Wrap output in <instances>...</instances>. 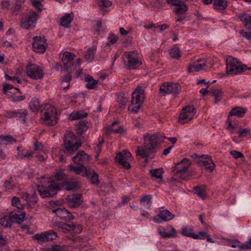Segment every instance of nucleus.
<instances>
[{
    "instance_id": "nucleus-1",
    "label": "nucleus",
    "mask_w": 251,
    "mask_h": 251,
    "mask_svg": "<svg viewBox=\"0 0 251 251\" xmlns=\"http://www.w3.org/2000/svg\"><path fill=\"white\" fill-rule=\"evenodd\" d=\"M165 138V137L160 133L144 135V145L136 147V155L147 160L150 154L155 152L157 147L163 142Z\"/></svg>"
},
{
    "instance_id": "nucleus-2",
    "label": "nucleus",
    "mask_w": 251,
    "mask_h": 251,
    "mask_svg": "<svg viewBox=\"0 0 251 251\" xmlns=\"http://www.w3.org/2000/svg\"><path fill=\"white\" fill-rule=\"evenodd\" d=\"M41 185H38L37 190L42 198L52 197L61 189V185L49 178L41 177Z\"/></svg>"
},
{
    "instance_id": "nucleus-3",
    "label": "nucleus",
    "mask_w": 251,
    "mask_h": 251,
    "mask_svg": "<svg viewBox=\"0 0 251 251\" xmlns=\"http://www.w3.org/2000/svg\"><path fill=\"white\" fill-rule=\"evenodd\" d=\"M42 123L48 126H52L56 124L58 118L56 108L50 104H46L41 111Z\"/></svg>"
},
{
    "instance_id": "nucleus-4",
    "label": "nucleus",
    "mask_w": 251,
    "mask_h": 251,
    "mask_svg": "<svg viewBox=\"0 0 251 251\" xmlns=\"http://www.w3.org/2000/svg\"><path fill=\"white\" fill-rule=\"evenodd\" d=\"M144 99V90L139 86L132 92L131 104L128 107V110L134 113L138 112L141 107Z\"/></svg>"
},
{
    "instance_id": "nucleus-5",
    "label": "nucleus",
    "mask_w": 251,
    "mask_h": 251,
    "mask_svg": "<svg viewBox=\"0 0 251 251\" xmlns=\"http://www.w3.org/2000/svg\"><path fill=\"white\" fill-rule=\"evenodd\" d=\"M249 69L250 68H247L246 65L242 64L235 58L229 56L226 58V72L227 75H238Z\"/></svg>"
},
{
    "instance_id": "nucleus-6",
    "label": "nucleus",
    "mask_w": 251,
    "mask_h": 251,
    "mask_svg": "<svg viewBox=\"0 0 251 251\" xmlns=\"http://www.w3.org/2000/svg\"><path fill=\"white\" fill-rule=\"evenodd\" d=\"M64 152L67 155L73 153L80 146L81 144L77 141L75 136L71 131H67L64 134Z\"/></svg>"
},
{
    "instance_id": "nucleus-7",
    "label": "nucleus",
    "mask_w": 251,
    "mask_h": 251,
    "mask_svg": "<svg viewBox=\"0 0 251 251\" xmlns=\"http://www.w3.org/2000/svg\"><path fill=\"white\" fill-rule=\"evenodd\" d=\"M123 58L128 69H136L142 63L139 54L133 51H127L124 53Z\"/></svg>"
},
{
    "instance_id": "nucleus-8",
    "label": "nucleus",
    "mask_w": 251,
    "mask_h": 251,
    "mask_svg": "<svg viewBox=\"0 0 251 251\" xmlns=\"http://www.w3.org/2000/svg\"><path fill=\"white\" fill-rule=\"evenodd\" d=\"M196 113V108L192 105H188L183 108L178 116V122L185 124L190 122Z\"/></svg>"
},
{
    "instance_id": "nucleus-9",
    "label": "nucleus",
    "mask_w": 251,
    "mask_h": 251,
    "mask_svg": "<svg viewBox=\"0 0 251 251\" xmlns=\"http://www.w3.org/2000/svg\"><path fill=\"white\" fill-rule=\"evenodd\" d=\"M181 91V86L178 83L165 82L160 87V93L164 95L178 94Z\"/></svg>"
},
{
    "instance_id": "nucleus-10",
    "label": "nucleus",
    "mask_w": 251,
    "mask_h": 251,
    "mask_svg": "<svg viewBox=\"0 0 251 251\" xmlns=\"http://www.w3.org/2000/svg\"><path fill=\"white\" fill-rule=\"evenodd\" d=\"M38 18V15L36 12H30L26 17L22 18L20 26L25 29H31L35 27Z\"/></svg>"
},
{
    "instance_id": "nucleus-11",
    "label": "nucleus",
    "mask_w": 251,
    "mask_h": 251,
    "mask_svg": "<svg viewBox=\"0 0 251 251\" xmlns=\"http://www.w3.org/2000/svg\"><path fill=\"white\" fill-rule=\"evenodd\" d=\"M132 155L127 151L125 150L118 153L115 157V161L126 169L130 168L129 161L131 160Z\"/></svg>"
},
{
    "instance_id": "nucleus-12",
    "label": "nucleus",
    "mask_w": 251,
    "mask_h": 251,
    "mask_svg": "<svg viewBox=\"0 0 251 251\" xmlns=\"http://www.w3.org/2000/svg\"><path fill=\"white\" fill-rule=\"evenodd\" d=\"M48 47L46 39L41 36H35L33 38V50L37 53H43Z\"/></svg>"
},
{
    "instance_id": "nucleus-13",
    "label": "nucleus",
    "mask_w": 251,
    "mask_h": 251,
    "mask_svg": "<svg viewBox=\"0 0 251 251\" xmlns=\"http://www.w3.org/2000/svg\"><path fill=\"white\" fill-rule=\"evenodd\" d=\"M26 73L29 77L33 79H41L44 75L42 69L35 64H30L27 66Z\"/></svg>"
},
{
    "instance_id": "nucleus-14",
    "label": "nucleus",
    "mask_w": 251,
    "mask_h": 251,
    "mask_svg": "<svg viewBox=\"0 0 251 251\" xmlns=\"http://www.w3.org/2000/svg\"><path fill=\"white\" fill-rule=\"evenodd\" d=\"M197 164L200 166H203L206 169H208L211 172L215 169V164L212 160L211 157L207 155H202L198 156Z\"/></svg>"
},
{
    "instance_id": "nucleus-15",
    "label": "nucleus",
    "mask_w": 251,
    "mask_h": 251,
    "mask_svg": "<svg viewBox=\"0 0 251 251\" xmlns=\"http://www.w3.org/2000/svg\"><path fill=\"white\" fill-rule=\"evenodd\" d=\"M167 3L175 7L173 11L176 14H182L188 10L186 4L179 0H169Z\"/></svg>"
},
{
    "instance_id": "nucleus-16",
    "label": "nucleus",
    "mask_w": 251,
    "mask_h": 251,
    "mask_svg": "<svg viewBox=\"0 0 251 251\" xmlns=\"http://www.w3.org/2000/svg\"><path fill=\"white\" fill-rule=\"evenodd\" d=\"M57 237V233L51 230L42 233L36 234L34 237L36 240L41 242H48L54 240Z\"/></svg>"
},
{
    "instance_id": "nucleus-17",
    "label": "nucleus",
    "mask_w": 251,
    "mask_h": 251,
    "mask_svg": "<svg viewBox=\"0 0 251 251\" xmlns=\"http://www.w3.org/2000/svg\"><path fill=\"white\" fill-rule=\"evenodd\" d=\"M60 55H62L61 59L65 67L68 69L71 68L75 56V54L72 52L64 51L60 52Z\"/></svg>"
},
{
    "instance_id": "nucleus-18",
    "label": "nucleus",
    "mask_w": 251,
    "mask_h": 251,
    "mask_svg": "<svg viewBox=\"0 0 251 251\" xmlns=\"http://www.w3.org/2000/svg\"><path fill=\"white\" fill-rule=\"evenodd\" d=\"M90 158V156H89L84 151H79L72 158V159L75 164L83 165V163L89 162Z\"/></svg>"
},
{
    "instance_id": "nucleus-19",
    "label": "nucleus",
    "mask_w": 251,
    "mask_h": 251,
    "mask_svg": "<svg viewBox=\"0 0 251 251\" xmlns=\"http://www.w3.org/2000/svg\"><path fill=\"white\" fill-rule=\"evenodd\" d=\"M66 200L69 207H75L81 204L82 202V198L80 194H75L68 196Z\"/></svg>"
},
{
    "instance_id": "nucleus-20",
    "label": "nucleus",
    "mask_w": 251,
    "mask_h": 251,
    "mask_svg": "<svg viewBox=\"0 0 251 251\" xmlns=\"http://www.w3.org/2000/svg\"><path fill=\"white\" fill-rule=\"evenodd\" d=\"M57 217L64 220H69L73 219L72 214L65 208L59 207L53 210Z\"/></svg>"
},
{
    "instance_id": "nucleus-21",
    "label": "nucleus",
    "mask_w": 251,
    "mask_h": 251,
    "mask_svg": "<svg viewBox=\"0 0 251 251\" xmlns=\"http://www.w3.org/2000/svg\"><path fill=\"white\" fill-rule=\"evenodd\" d=\"M60 227L63 231H73L75 233H79L82 231V227L79 225L67 224L63 223L59 224Z\"/></svg>"
},
{
    "instance_id": "nucleus-22",
    "label": "nucleus",
    "mask_w": 251,
    "mask_h": 251,
    "mask_svg": "<svg viewBox=\"0 0 251 251\" xmlns=\"http://www.w3.org/2000/svg\"><path fill=\"white\" fill-rule=\"evenodd\" d=\"M206 67V61L204 59L198 60L193 65H190L188 68L189 73L199 72Z\"/></svg>"
},
{
    "instance_id": "nucleus-23",
    "label": "nucleus",
    "mask_w": 251,
    "mask_h": 251,
    "mask_svg": "<svg viewBox=\"0 0 251 251\" xmlns=\"http://www.w3.org/2000/svg\"><path fill=\"white\" fill-rule=\"evenodd\" d=\"M191 165L190 161L184 158L178 163L176 165V169L177 173H182L187 171Z\"/></svg>"
},
{
    "instance_id": "nucleus-24",
    "label": "nucleus",
    "mask_w": 251,
    "mask_h": 251,
    "mask_svg": "<svg viewBox=\"0 0 251 251\" xmlns=\"http://www.w3.org/2000/svg\"><path fill=\"white\" fill-rule=\"evenodd\" d=\"M240 20L244 23L246 28H251V14L246 13H240L237 15Z\"/></svg>"
},
{
    "instance_id": "nucleus-25",
    "label": "nucleus",
    "mask_w": 251,
    "mask_h": 251,
    "mask_svg": "<svg viewBox=\"0 0 251 251\" xmlns=\"http://www.w3.org/2000/svg\"><path fill=\"white\" fill-rule=\"evenodd\" d=\"M82 176H86L89 179L92 184H98L99 183L98 175L93 170L88 169L86 173L82 174Z\"/></svg>"
},
{
    "instance_id": "nucleus-26",
    "label": "nucleus",
    "mask_w": 251,
    "mask_h": 251,
    "mask_svg": "<svg viewBox=\"0 0 251 251\" xmlns=\"http://www.w3.org/2000/svg\"><path fill=\"white\" fill-rule=\"evenodd\" d=\"M73 14L72 13L65 14L60 19L61 26L68 28L70 26L71 23L73 19Z\"/></svg>"
},
{
    "instance_id": "nucleus-27",
    "label": "nucleus",
    "mask_w": 251,
    "mask_h": 251,
    "mask_svg": "<svg viewBox=\"0 0 251 251\" xmlns=\"http://www.w3.org/2000/svg\"><path fill=\"white\" fill-rule=\"evenodd\" d=\"M246 109L241 107H236L232 108L229 113V116H235L238 117H243L246 112Z\"/></svg>"
},
{
    "instance_id": "nucleus-28",
    "label": "nucleus",
    "mask_w": 251,
    "mask_h": 251,
    "mask_svg": "<svg viewBox=\"0 0 251 251\" xmlns=\"http://www.w3.org/2000/svg\"><path fill=\"white\" fill-rule=\"evenodd\" d=\"M69 168L71 172L75 173L76 175H81L86 173L88 169H86L83 165H79L78 166H74L73 165H70Z\"/></svg>"
},
{
    "instance_id": "nucleus-29",
    "label": "nucleus",
    "mask_w": 251,
    "mask_h": 251,
    "mask_svg": "<svg viewBox=\"0 0 251 251\" xmlns=\"http://www.w3.org/2000/svg\"><path fill=\"white\" fill-rule=\"evenodd\" d=\"M227 4V1L226 0H214L213 6L215 9L221 11L226 9Z\"/></svg>"
},
{
    "instance_id": "nucleus-30",
    "label": "nucleus",
    "mask_w": 251,
    "mask_h": 251,
    "mask_svg": "<svg viewBox=\"0 0 251 251\" xmlns=\"http://www.w3.org/2000/svg\"><path fill=\"white\" fill-rule=\"evenodd\" d=\"M87 113L84 111H74L69 116V119L71 121L77 120L86 117Z\"/></svg>"
},
{
    "instance_id": "nucleus-31",
    "label": "nucleus",
    "mask_w": 251,
    "mask_h": 251,
    "mask_svg": "<svg viewBox=\"0 0 251 251\" xmlns=\"http://www.w3.org/2000/svg\"><path fill=\"white\" fill-rule=\"evenodd\" d=\"M84 79L87 82L86 87L90 89L95 88L99 82L98 80L94 79L93 77L89 75H86Z\"/></svg>"
},
{
    "instance_id": "nucleus-32",
    "label": "nucleus",
    "mask_w": 251,
    "mask_h": 251,
    "mask_svg": "<svg viewBox=\"0 0 251 251\" xmlns=\"http://www.w3.org/2000/svg\"><path fill=\"white\" fill-rule=\"evenodd\" d=\"M25 212H23L20 214H17L13 212L10 213V217L12 219V223H17L20 224L22 223L25 220Z\"/></svg>"
},
{
    "instance_id": "nucleus-33",
    "label": "nucleus",
    "mask_w": 251,
    "mask_h": 251,
    "mask_svg": "<svg viewBox=\"0 0 251 251\" xmlns=\"http://www.w3.org/2000/svg\"><path fill=\"white\" fill-rule=\"evenodd\" d=\"M158 217L163 221H168L174 218V215L167 210H164L160 212Z\"/></svg>"
},
{
    "instance_id": "nucleus-34",
    "label": "nucleus",
    "mask_w": 251,
    "mask_h": 251,
    "mask_svg": "<svg viewBox=\"0 0 251 251\" xmlns=\"http://www.w3.org/2000/svg\"><path fill=\"white\" fill-rule=\"evenodd\" d=\"M16 140L13 138L11 135H0V145L11 144L15 143Z\"/></svg>"
},
{
    "instance_id": "nucleus-35",
    "label": "nucleus",
    "mask_w": 251,
    "mask_h": 251,
    "mask_svg": "<svg viewBox=\"0 0 251 251\" xmlns=\"http://www.w3.org/2000/svg\"><path fill=\"white\" fill-rule=\"evenodd\" d=\"M50 179L55 182H56V181H58L60 182L61 183H64L67 178L66 176L63 173V171L62 170H60L56 173L53 178Z\"/></svg>"
},
{
    "instance_id": "nucleus-36",
    "label": "nucleus",
    "mask_w": 251,
    "mask_h": 251,
    "mask_svg": "<svg viewBox=\"0 0 251 251\" xmlns=\"http://www.w3.org/2000/svg\"><path fill=\"white\" fill-rule=\"evenodd\" d=\"M40 105L41 104L38 99L32 98L31 101L29 103V108L32 112H35L39 110Z\"/></svg>"
},
{
    "instance_id": "nucleus-37",
    "label": "nucleus",
    "mask_w": 251,
    "mask_h": 251,
    "mask_svg": "<svg viewBox=\"0 0 251 251\" xmlns=\"http://www.w3.org/2000/svg\"><path fill=\"white\" fill-rule=\"evenodd\" d=\"M27 115V111L25 109L16 110V118L20 120L22 123H25L26 121V117Z\"/></svg>"
},
{
    "instance_id": "nucleus-38",
    "label": "nucleus",
    "mask_w": 251,
    "mask_h": 251,
    "mask_svg": "<svg viewBox=\"0 0 251 251\" xmlns=\"http://www.w3.org/2000/svg\"><path fill=\"white\" fill-rule=\"evenodd\" d=\"M12 224L10 214L0 218V225L5 227H10Z\"/></svg>"
},
{
    "instance_id": "nucleus-39",
    "label": "nucleus",
    "mask_w": 251,
    "mask_h": 251,
    "mask_svg": "<svg viewBox=\"0 0 251 251\" xmlns=\"http://www.w3.org/2000/svg\"><path fill=\"white\" fill-rule=\"evenodd\" d=\"M181 234L183 236L191 237L193 239L195 233L192 226H184L181 228Z\"/></svg>"
},
{
    "instance_id": "nucleus-40",
    "label": "nucleus",
    "mask_w": 251,
    "mask_h": 251,
    "mask_svg": "<svg viewBox=\"0 0 251 251\" xmlns=\"http://www.w3.org/2000/svg\"><path fill=\"white\" fill-rule=\"evenodd\" d=\"M96 52V48L92 47H90L84 54L85 59L88 62H91L94 59V54Z\"/></svg>"
},
{
    "instance_id": "nucleus-41",
    "label": "nucleus",
    "mask_w": 251,
    "mask_h": 251,
    "mask_svg": "<svg viewBox=\"0 0 251 251\" xmlns=\"http://www.w3.org/2000/svg\"><path fill=\"white\" fill-rule=\"evenodd\" d=\"M194 192L196 195L201 199H204L206 197L205 187L204 186L195 187L194 188Z\"/></svg>"
},
{
    "instance_id": "nucleus-42",
    "label": "nucleus",
    "mask_w": 251,
    "mask_h": 251,
    "mask_svg": "<svg viewBox=\"0 0 251 251\" xmlns=\"http://www.w3.org/2000/svg\"><path fill=\"white\" fill-rule=\"evenodd\" d=\"M159 235L163 238H170L175 236L176 234V230L174 228H172L171 231L170 232H166L162 230L160 228L157 229Z\"/></svg>"
},
{
    "instance_id": "nucleus-43",
    "label": "nucleus",
    "mask_w": 251,
    "mask_h": 251,
    "mask_svg": "<svg viewBox=\"0 0 251 251\" xmlns=\"http://www.w3.org/2000/svg\"><path fill=\"white\" fill-rule=\"evenodd\" d=\"M14 95L11 96V100L14 102H17L23 100L25 99V96L21 95V92L18 89H14L13 92Z\"/></svg>"
},
{
    "instance_id": "nucleus-44",
    "label": "nucleus",
    "mask_w": 251,
    "mask_h": 251,
    "mask_svg": "<svg viewBox=\"0 0 251 251\" xmlns=\"http://www.w3.org/2000/svg\"><path fill=\"white\" fill-rule=\"evenodd\" d=\"M34 154L33 150L29 149L27 150L25 152H18L17 158L19 159L30 158H31Z\"/></svg>"
},
{
    "instance_id": "nucleus-45",
    "label": "nucleus",
    "mask_w": 251,
    "mask_h": 251,
    "mask_svg": "<svg viewBox=\"0 0 251 251\" xmlns=\"http://www.w3.org/2000/svg\"><path fill=\"white\" fill-rule=\"evenodd\" d=\"M163 173V170L162 168L150 170V174L151 176L157 179H162Z\"/></svg>"
},
{
    "instance_id": "nucleus-46",
    "label": "nucleus",
    "mask_w": 251,
    "mask_h": 251,
    "mask_svg": "<svg viewBox=\"0 0 251 251\" xmlns=\"http://www.w3.org/2000/svg\"><path fill=\"white\" fill-rule=\"evenodd\" d=\"M64 187L67 190H75L79 188V184L75 181H71L64 184Z\"/></svg>"
},
{
    "instance_id": "nucleus-47",
    "label": "nucleus",
    "mask_w": 251,
    "mask_h": 251,
    "mask_svg": "<svg viewBox=\"0 0 251 251\" xmlns=\"http://www.w3.org/2000/svg\"><path fill=\"white\" fill-rule=\"evenodd\" d=\"M151 197L150 195L145 196L140 200V203L145 207L149 208L151 204Z\"/></svg>"
},
{
    "instance_id": "nucleus-48",
    "label": "nucleus",
    "mask_w": 251,
    "mask_h": 251,
    "mask_svg": "<svg viewBox=\"0 0 251 251\" xmlns=\"http://www.w3.org/2000/svg\"><path fill=\"white\" fill-rule=\"evenodd\" d=\"M88 128L87 123L84 121H81L77 125V130L80 134L84 133Z\"/></svg>"
},
{
    "instance_id": "nucleus-49",
    "label": "nucleus",
    "mask_w": 251,
    "mask_h": 251,
    "mask_svg": "<svg viewBox=\"0 0 251 251\" xmlns=\"http://www.w3.org/2000/svg\"><path fill=\"white\" fill-rule=\"evenodd\" d=\"M211 93L212 95L215 97V103H217L221 100L222 95V92L221 90L218 89H214L211 91Z\"/></svg>"
},
{
    "instance_id": "nucleus-50",
    "label": "nucleus",
    "mask_w": 251,
    "mask_h": 251,
    "mask_svg": "<svg viewBox=\"0 0 251 251\" xmlns=\"http://www.w3.org/2000/svg\"><path fill=\"white\" fill-rule=\"evenodd\" d=\"M14 89H17V88L14 87L11 85L5 84L3 86L2 91L5 94L9 95V93H13Z\"/></svg>"
},
{
    "instance_id": "nucleus-51",
    "label": "nucleus",
    "mask_w": 251,
    "mask_h": 251,
    "mask_svg": "<svg viewBox=\"0 0 251 251\" xmlns=\"http://www.w3.org/2000/svg\"><path fill=\"white\" fill-rule=\"evenodd\" d=\"M12 204L14 206L16 207L19 209H23L24 208V205L21 203L18 198H13L12 199Z\"/></svg>"
},
{
    "instance_id": "nucleus-52",
    "label": "nucleus",
    "mask_w": 251,
    "mask_h": 251,
    "mask_svg": "<svg viewBox=\"0 0 251 251\" xmlns=\"http://www.w3.org/2000/svg\"><path fill=\"white\" fill-rule=\"evenodd\" d=\"M239 249L240 250H251V237L248 240L240 245Z\"/></svg>"
},
{
    "instance_id": "nucleus-53",
    "label": "nucleus",
    "mask_w": 251,
    "mask_h": 251,
    "mask_svg": "<svg viewBox=\"0 0 251 251\" xmlns=\"http://www.w3.org/2000/svg\"><path fill=\"white\" fill-rule=\"evenodd\" d=\"M250 134V129L249 128H240L239 130V137L240 138L245 137Z\"/></svg>"
},
{
    "instance_id": "nucleus-54",
    "label": "nucleus",
    "mask_w": 251,
    "mask_h": 251,
    "mask_svg": "<svg viewBox=\"0 0 251 251\" xmlns=\"http://www.w3.org/2000/svg\"><path fill=\"white\" fill-rule=\"evenodd\" d=\"M170 53L171 57L174 58H178L180 56V50L177 48H173L171 50Z\"/></svg>"
},
{
    "instance_id": "nucleus-55",
    "label": "nucleus",
    "mask_w": 251,
    "mask_h": 251,
    "mask_svg": "<svg viewBox=\"0 0 251 251\" xmlns=\"http://www.w3.org/2000/svg\"><path fill=\"white\" fill-rule=\"evenodd\" d=\"M207 234L206 232L200 231L199 232L198 234L195 233L194 236L193 237V239L197 240H204L206 237Z\"/></svg>"
},
{
    "instance_id": "nucleus-56",
    "label": "nucleus",
    "mask_w": 251,
    "mask_h": 251,
    "mask_svg": "<svg viewBox=\"0 0 251 251\" xmlns=\"http://www.w3.org/2000/svg\"><path fill=\"white\" fill-rule=\"evenodd\" d=\"M230 154L235 159L239 158H243L244 157L243 154L240 151H231Z\"/></svg>"
},
{
    "instance_id": "nucleus-57",
    "label": "nucleus",
    "mask_w": 251,
    "mask_h": 251,
    "mask_svg": "<svg viewBox=\"0 0 251 251\" xmlns=\"http://www.w3.org/2000/svg\"><path fill=\"white\" fill-rule=\"evenodd\" d=\"M51 251H69L66 247L59 245H55L52 247Z\"/></svg>"
},
{
    "instance_id": "nucleus-58",
    "label": "nucleus",
    "mask_w": 251,
    "mask_h": 251,
    "mask_svg": "<svg viewBox=\"0 0 251 251\" xmlns=\"http://www.w3.org/2000/svg\"><path fill=\"white\" fill-rule=\"evenodd\" d=\"M109 131L110 133H122L124 132V129L123 127L121 126H119L118 128H115L114 127H109Z\"/></svg>"
},
{
    "instance_id": "nucleus-59",
    "label": "nucleus",
    "mask_w": 251,
    "mask_h": 251,
    "mask_svg": "<svg viewBox=\"0 0 251 251\" xmlns=\"http://www.w3.org/2000/svg\"><path fill=\"white\" fill-rule=\"evenodd\" d=\"M32 5L37 9L41 10L42 9V5L41 1L39 0H30Z\"/></svg>"
},
{
    "instance_id": "nucleus-60",
    "label": "nucleus",
    "mask_w": 251,
    "mask_h": 251,
    "mask_svg": "<svg viewBox=\"0 0 251 251\" xmlns=\"http://www.w3.org/2000/svg\"><path fill=\"white\" fill-rule=\"evenodd\" d=\"M241 35L247 40H251V31H244L241 30L240 31Z\"/></svg>"
},
{
    "instance_id": "nucleus-61",
    "label": "nucleus",
    "mask_w": 251,
    "mask_h": 251,
    "mask_svg": "<svg viewBox=\"0 0 251 251\" xmlns=\"http://www.w3.org/2000/svg\"><path fill=\"white\" fill-rule=\"evenodd\" d=\"M102 26V21L101 19H99L96 21L95 25H94V28L95 30L99 32Z\"/></svg>"
},
{
    "instance_id": "nucleus-62",
    "label": "nucleus",
    "mask_w": 251,
    "mask_h": 251,
    "mask_svg": "<svg viewBox=\"0 0 251 251\" xmlns=\"http://www.w3.org/2000/svg\"><path fill=\"white\" fill-rule=\"evenodd\" d=\"M43 150V146L41 143L35 142L34 143V151H42Z\"/></svg>"
},
{
    "instance_id": "nucleus-63",
    "label": "nucleus",
    "mask_w": 251,
    "mask_h": 251,
    "mask_svg": "<svg viewBox=\"0 0 251 251\" xmlns=\"http://www.w3.org/2000/svg\"><path fill=\"white\" fill-rule=\"evenodd\" d=\"M6 79L11 80L12 81H16L17 83H19L21 82V79L19 77L16 76H10L8 75H5Z\"/></svg>"
},
{
    "instance_id": "nucleus-64",
    "label": "nucleus",
    "mask_w": 251,
    "mask_h": 251,
    "mask_svg": "<svg viewBox=\"0 0 251 251\" xmlns=\"http://www.w3.org/2000/svg\"><path fill=\"white\" fill-rule=\"evenodd\" d=\"M118 40V37L114 35H110L108 37V42L110 44H115Z\"/></svg>"
}]
</instances>
